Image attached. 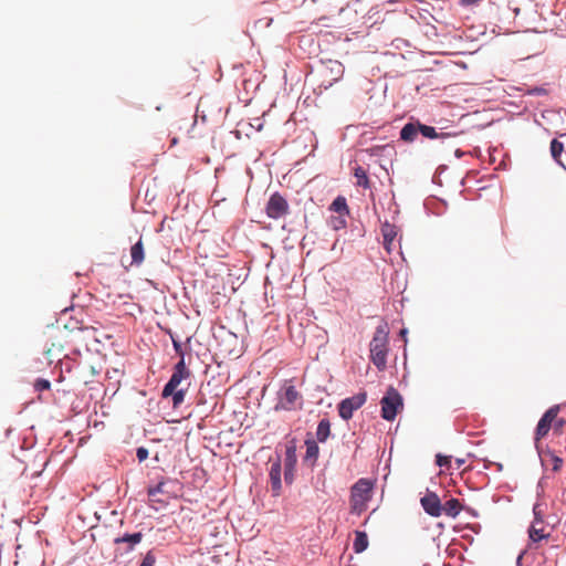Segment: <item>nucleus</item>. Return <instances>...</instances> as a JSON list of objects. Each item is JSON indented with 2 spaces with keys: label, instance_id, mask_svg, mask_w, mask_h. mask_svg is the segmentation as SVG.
<instances>
[{
  "label": "nucleus",
  "instance_id": "1",
  "mask_svg": "<svg viewBox=\"0 0 566 566\" xmlns=\"http://www.w3.org/2000/svg\"><path fill=\"white\" fill-rule=\"evenodd\" d=\"M374 482L361 478L350 488L349 511L352 514L361 515L368 507V502L373 497Z\"/></svg>",
  "mask_w": 566,
  "mask_h": 566
},
{
  "label": "nucleus",
  "instance_id": "2",
  "mask_svg": "<svg viewBox=\"0 0 566 566\" xmlns=\"http://www.w3.org/2000/svg\"><path fill=\"white\" fill-rule=\"evenodd\" d=\"M370 359L379 371L387 368L388 332L385 327L376 328L370 342Z\"/></svg>",
  "mask_w": 566,
  "mask_h": 566
},
{
  "label": "nucleus",
  "instance_id": "3",
  "mask_svg": "<svg viewBox=\"0 0 566 566\" xmlns=\"http://www.w3.org/2000/svg\"><path fill=\"white\" fill-rule=\"evenodd\" d=\"M303 406V397L295 388L292 381H285L284 386L277 392V403L275 410H296Z\"/></svg>",
  "mask_w": 566,
  "mask_h": 566
},
{
  "label": "nucleus",
  "instance_id": "4",
  "mask_svg": "<svg viewBox=\"0 0 566 566\" xmlns=\"http://www.w3.org/2000/svg\"><path fill=\"white\" fill-rule=\"evenodd\" d=\"M344 75V66L339 61L328 60L318 70L321 86L328 88Z\"/></svg>",
  "mask_w": 566,
  "mask_h": 566
},
{
  "label": "nucleus",
  "instance_id": "5",
  "mask_svg": "<svg viewBox=\"0 0 566 566\" xmlns=\"http://www.w3.org/2000/svg\"><path fill=\"white\" fill-rule=\"evenodd\" d=\"M381 417L388 421H392L399 409L402 408V398L399 392L390 387L386 396L382 397L381 401Z\"/></svg>",
  "mask_w": 566,
  "mask_h": 566
},
{
  "label": "nucleus",
  "instance_id": "6",
  "mask_svg": "<svg viewBox=\"0 0 566 566\" xmlns=\"http://www.w3.org/2000/svg\"><path fill=\"white\" fill-rule=\"evenodd\" d=\"M191 373L186 367V363L182 359L175 365L172 375L168 382L165 385L161 396L167 398L175 389H179L178 387L181 385L182 380H186L190 377Z\"/></svg>",
  "mask_w": 566,
  "mask_h": 566
},
{
  "label": "nucleus",
  "instance_id": "7",
  "mask_svg": "<svg viewBox=\"0 0 566 566\" xmlns=\"http://www.w3.org/2000/svg\"><path fill=\"white\" fill-rule=\"evenodd\" d=\"M367 399V394L360 391L352 397L343 399L338 405L339 417L344 420H349L354 411L358 410Z\"/></svg>",
  "mask_w": 566,
  "mask_h": 566
},
{
  "label": "nucleus",
  "instance_id": "8",
  "mask_svg": "<svg viewBox=\"0 0 566 566\" xmlns=\"http://www.w3.org/2000/svg\"><path fill=\"white\" fill-rule=\"evenodd\" d=\"M290 211V206L286 199L279 192H274L269 198L265 206L266 216L271 219H280L285 217Z\"/></svg>",
  "mask_w": 566,
  "mask_h": 566
},
{
  "label": "nucleus",
  "instance_id": "9",
  "mask_svg": "<svg viewBox=\"0 0 566 566\" xmlns=\"http://www.w3.org/2000/svg\"><path fill=\"white\" fill-rule=\"evenodd\" d=\"M559 411L558 406L551 407L539 419L536 432H535V439L541 440L543 439L549 431V429L553 427V421L556 419Z\"/></svg>",
  "mask_w": 566,
  "mask_h": 566
},
{
  "label": "nucleus",
  "instance_id": "10",
  "mask_svg": "<svg viewBox=\"0 0 566 566\" xmlns=\"http://www.w3.org/2000/svg\"><path fill=\"white\" fill-rule=\"evenodd\" d=\"M420 503L424 512L430 516L439 517L442 515V504L434 492H428L420 499Z\"/></svg>",
  "mask_w": 566,
  "mask_h": 566
},
{
  "label": "nucleus",
  "instance_id": "11",
  "mask_svg": "<svg viewBox=\"0 0 566 566\" xmlns=\"http://www.w3.org/2000/svg\"><path fill=\"white\" fill-rule=\"evenodd\" d=\"M296 462H297L296 447L294 443H292L286 447L285 459H284V468H285L284 479H285V482L289 484H291L293 482Z\"/></svg>",
  "mask_w": 566,
  "mask_h": 566
},
{
  "label": "nucleus",
  "instance_id": "12",
  "mask_svg": "<svg viewBox=\"0 0 566 566\" xmlns=\"http://www.w3.org/2000/svg\"><path fill=\"white\" fill-rule=\"evenodd\" d=\"M144 535L142 532H136V533H132V534H124L123 536H118L114 539V543L116 545H123L125 544L126 547L124 548V551L127 553V552H130L135 548L136 545H138L142 539H143Z\"/></svg>",
  "mask_w": 566,
  "mask_h": 566
},
{
  "label": "nucleus",
  "instance_id": "13",
  "mask_svg": "<svg viewBox=\"0 0 566 566\" xmlns=\"http://www.w3.org/2000/svg\"><path fill=\"white\" fill-rule=\"evenodd\" d=\"M281 471L282 468L280 461L272 463L270 469V483L274 496H277L281 492Z\"/></svg>",
  "mask_w": 566,
  "mask_h": 566
},
{
  "label": "nucleus",
  "instance_id": "14",
  "mask_svg": "<svg viewBox=\"0 0 566 566\" xmlns=\"http://www.w3.org/2000/svg\"><path fill=\"white\" fill-rule=\"evenodd\" d=\"M305 446H306V453L304 457V462L307 465H310L311 468H313L318 458L319 448L314 440H306Z\"/></svg>",
  "mask_w": 566,
  "mask_h": 566
},
{
  "label": "nucleus",
  "instance_id": "15",
  "mask_svg": "<svg viewBox=\"0 0 566 566\" xmlns=\"http://www.w3.org/2000/svg\"><path fill=\"white\" fill-rule=\"evenodd\" d=\"M132 265L139 266L145 260V248L142 238L130 248Z\"/></svg>",
  "mask_w": 566,
  "mask_h": 566
},
{
  "label": "nucleus",
  "instance_id": "16",
  "mask_svg": "<svg viewBox=\"0 0 566 566\" xmlns=\"http://www.w3.org/2000/svg\"><path fill=\"white\" fill-rule=\"evenodd\" d=\"M419 133V122L407 123L400 130V138L403 142L412 143Z\"/></svg>",
  "mask_w": 566,
  "mask_h": 566
},
{
  "label": "nucleus",
  "instance_id": "17",
  "mask_svg": "<svg viewBox=\"0 0 566 566\" xmlns=\"http://www.w3.org/2000/svg\"><path fill=\"white\" fill-rule=\"evenodd\" d=\"M462 511V504L458 499H450L444 504H442V514L457 517Z\"/></svg>",
  "mask_w": 566,
  "mask_h": 566
},
{
  "label": "nucleus",
  "instance_id": "18",
  "mask_svg": "<svg viewBox=\"0 0 566 566\" xmlns=\"http://www.w3.org/2000/svg\"><path fill=\"white\" fill-rule=\"evenodd\" d=\"M381 233L384 237V244L387 251H390V244L397 237V229L395 226L386 222L381 227Z\"/></svg>",
  "mask_w": 566,
  "mask_h": 566
},
{
  "label": "nucleus",
  "instance_id": "19",
  "mask_svg": "<svg viewBox=\"0 0 566 566\" xmlns=\"http://www.w3.org/2000/svg\"><path fill=\"white\" fill-rule=\"evenodd\" d=\"M419 133L422 134L426 138L434 139V138H447L450 136H455L457 134L452 133H437L436 128L432 126L423 125L419 122Z\"/></svg>",
  "mask_w": 566,
  "mask_h": 566
},
{
  "label": "nucleus",
  "instance_id": "20",
  "mask_svg": "<svg viewBox=\"0 0 566 566\" xmlns=\"http://www.w3.org/2000/svg\"><path fill=\"white\" fill-rule=\"evenodd\" d=\"M368 536L365 532L356 531L355 532V541L353 544V548L355 553L360 554L368 547Z\"/></svg>",
  "mask_w": 566,
  "mask_h": 566
},
{
  "label": "nucleus",
  "instance_id": "21",
  "mask_svg": "<svg viewBox=\"0 0 566 566\" xmlns=\"http://www.w3.org/2000/svg\"><path fill=\"white\" fill-rule=\"evenodd\" d=\"M165 482H159L157 485L148 489V496L151 503L166 504V500L159 495L164 494Z\"/></svg>",
  "mask_w": 566,
  "mask_h": 566
},
{
  "label": "nucleus",
  "instance_id": "22",
  "mask_svg": "<svg viewBox=\"0 0 566 566\" xmlns=\"http://www.w3.org/2000/svg\"><path fill=\"white\" fill-rule=\"evenodd\" d=\"M354 177L356 178L355 184L357 187H361L364 189L370 188V181L367 176V171L363 167L357 166L354 168Z\"/></svg>",
  "mask_w": 566,
  "mask_h": 566
},
{
  "label": "nucleus",
  "instance_id": "23",
  "mask_svg": "<svg viewBox=\"0 0 566 566\" xmlns=\"http://www.w3.org/2000/svg\"><path fill=\"white\" fill-rule=\"evenodd\" d=\"M331 434V422L324 418L318 422L316 437L319 442H325Z\"/></svg>",
  "mask_w": 566,
  "mask_h": 566
},
{
  "label": "nucleus",
  "instance_id": "24",
  "mask_svg": "<svg viewBox=\"0 0 566 566\" xmlns=\"http://www.w3.org/2000/svg\"><path fill=\"white\" fill-rule=\"evenodd\" d=\"M329 210L336 212L337 214L348 216L349 209L346 202L345 197L338 196L331 205Z\"/></svg>",
  "mask_w": 566,
  "mask_h": 566
},
{
  "label": "nucleus",
  "instance_id": "25",
  "mask_svg": "<svg viewBox=\"0 0 566 566\" xmlns=\"http://www.w3.org/2000/svg\"><path fill=\"white\" fill-rule=\"evenodd\" d=\"M528 535H530V538L533 542H538V541H541V539H543V538H545L547 536L544 533V528L543 527H537L536 523L532 524V526L530 527Z\"/></svg>",
  "mask_w": 566,
  "mask_h": 566
},
{
  "label": "nucleus",
  "instance_id": "26",
  "mask_svg": "<svg viewBox=\"0 0 566 566\" xmlns=\"http://www.w3.org/2000/svg\"><path fill=\"white\" fill-rule=\"evenodd\" d=\"M186 391H187V388H179V389H175L169 397L172 398V406L174 408H177L178 406H180L184 400H185V396H186Z\"/></svg>",
  "mask_w": 566,
  "mask_h": 566
},
{
  "label": "nucleus",
  "instance_id": "27",
  "mask_svg": "<svg viewBox=\"0 0 566 566\" xmlns=\"http://www.w3.org/2000/svg\"><path fill=\"white\" fill-rule=\"evenodd\" d=\"M346 217L343 214H338L336 217H332L329 220V224L334 230H340L346 227Z\"/></svg>",
  "mask_w": 566,
  "mask_h": 566
},
{
  "label": "nucleus",
  "instance_id": "28",
  "mask_svg": "<svg viewBox=\"0 0 566 566\" xmlns=\"http://www.w3.org/2000/svg\"><path fill=\"white\" fill-rule=\"evenodd\" d=\"M564 149V146L560 142H558L557 139H553L552 143H551V153H552V156L556 159L559 157V155L562 154Z\"/></svg>",
  "mask_w": 566,
  "mask_h": 566
},
{
  "label": "nucleus",
  "instance_id": "29",
  "mask_svg": "<svg viewBox=\"0 0 566 566\" xmlns=\"http://www.w3.org/2000/svg\"><path fill=\"white\" fill-rule=\"evenodd\" d=\"M156 565V556L153 551H149L144 556L139 566H155Z\"/></svg>",
  "mask_w": 566,
  "mask_h": 566
},
{
  "label": "nucleus",
  "instance_id": "30",
  "mask_svg": "<svg viewBox=\"0 0 566 566\" xmlns=\"http://www.w3.org/2000/svg\"><path fill=\"white\" fill-rule=\"evenodd\" d=\"M50 388H51V382L48 379L41 378L34 382V389L36 391L49 390Z\"/></svg>",
  "mask_w": 566,
  "mask_h": 566
},
{
  "label": "nucleus",
  "instance_id": "31",
  "mask_svg": "<svg viewBox=\"0 0 566 566\" xmlns=\"http://www.w3.org/2000/svg\"><path fill=\"white\" fill-rule=\"evenodd\" d=\"M171 339H172V346H174L176 354L179 356V359H182V361H185V353H184L180 342L175 339L174 337H171Z\"/></svg>",
  "mask_w": 566,
  "mask_h": 566
},
{
  "label": "nucleus",
  "instance_id": "32",
  "mask_svg": "<svg viewBox=\"0 0 566 566\" xmlns=\"http://www.w3.org/2000/svg\"><path fill=\"white\" fill-rule=\"evenodd\" d=\"M451 457L438 454L436 462L439 467H448L450 464Z\"/></svg>",
  "mask_w": 566,
  "mask_h": 566
},
{
  "label": "nucleus",
  "instance_id": "33",
  "mask_svg": "<svg viewBox=\"0 0 566 566\" xmlns=\"http://www.w3.org/2000/svg\"><path fill=\"white\" fill-rule=\"evenodd\" d=\"M136 457L139 462L145 461L148 458V450L144 447H140L136 451Z\"/></svg>",
  "mask_w": 566,
  "mask_h": 566
},
{
  "label": "nucleus",
  "instance_id": "34",
  "mask_svg": "<svg viewBox=\"0 0 566 566\" xmlns=\"http://www.w3.org/2000/svg\"><path fill=\"white\" fill-rule=\"evenodd\" d=\"M565 423H566V421H565L564 419H562V418H560V419H557V418H556V419L553 421V428H554V430H555V431L560 432Z\"/></svg>",
  "mask_w": 566,
  "mask_h": 566
},
{
  "label": "nucleus",
  "instance_id": "35",
  "mask_svg": "<svg viewBox=\"0 0 566 566\" xmlns=\"http://www.w3.org/2000/svg\"><path fill=\"white\" fill-rule=\"evenodd\" d=\"M562 463H563L562 459H559V458H557V457H556V458H554V467H553V470H554V471H558V470L560 469V467H562Z\"/></svg>",
  "mask_w": 566,
  "mask_h": 566
},
{
  "label": "nucleus",
  "instance_id": "36",
  "mask_svg": "<svg viewBox=\"0 0 566 566\" xmlns=\"http://www.w3.org/2000/svg\"><path fill=\"white\" fill-rule=\"evenodd\" d=\"M535 92H536L537 94H541V93H544V92H545V90H543V88H536V90H535Z\"/></svg>",
  "mask_w": 566,
  "mask_h": 566
},
{
  "label": "nucleus",
  "instance_id": "37",
  "mask_svg": "<svg viewBox=\"0 0 566 566\" xmlns=\"http://www.w3.org/2000/svg\"><path fill=\"white\" fill-rule=\"evenodd\" d=\"M463 462H464L463 460H460V459H459V460H457L458 468H460V467L463 464Z\"/></svg>",
  "mask_w": 566,
  "mask_h": 566
}]
</instances>
